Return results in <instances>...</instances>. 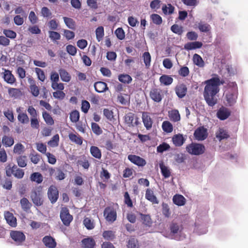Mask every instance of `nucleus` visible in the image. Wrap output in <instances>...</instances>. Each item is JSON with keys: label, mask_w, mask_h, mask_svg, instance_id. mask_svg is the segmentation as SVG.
Listing matches in <instances>:
<instances>
[{"label": "nucleus", "mask_w": 248, "mask_h": 248, "mask_svg": "<svg viewBox=\"0 0 248 248\" xmlns=\"http://www.w3.org/2000/svg\"><path fill=\"white\" fill-rule=\"evenodd\" d=\"M25 150L24 146L20 143L15 144L14 147L13 152L15 154L20 155L22 154Z\"/></svg>", "instance_id": "nucleus-50"}, {"label": "nucleus", "mask_w": 248, "mask_h": 248, "mask_svg": "<svg viewBox=\"0 0 248 248\" xmlns=\"http://www.w3.org/2000/svg\"><path fill=\"white\" fill-rule=\"evenodd\" d=\"M103 216L107 221L112 223L117 219L116 210L113 206H107L104 210Z\"/></svg>", "instance_id": "nucleus-5"}, {"label": "nucleus", "mask_w": 248, "mask_h": 248, "mask_svg": "<svg viewBox=\"0 0 248 248\" xmlns=\"http://www.w3.org/2000/svg\"><path fill=\"white\" fill-rule=\"evenodd\" d=\"M145 198L153 204H158L159 202L156 197L154 195V192L151 189L148 188L146 189Z\"/></svg>", "instance_id": "nucleus-23"}, {"label": "nucleus", "mask_w": 248, "mask_h": 248, "mask_svg": "<svg viewBox=\"0 0 248 248\" xmlns=\"http://www.w3.org/2000/svg\"><path fill=\"white\" fill-rule=\"evenodd\" d=\"M59 74L62 81L68 82L71 80V77L70 74L64 69L61 68L59 70Z\"/></svg>", "instance_id": "nucleus-28"}, {"label": "nucleus", "mask_w": 248, "mask_h": 248, "mask_svg": "<svg viewBox=\"0 0 248 248\" xmlns=\"http://www.w3.org/2000/svg\"><path fill=\"white\" fill-rule=\"evenodd\" d=\"M205 86L203 93L204 99L207 104L213 107L217 103V94L219 93V86L224 83L218 77H213L204 81Z\"/></svg>", "instance_id": "nucleus-1"}, {"label": "nucleus", "mask_w": 248, "mask_h": 248, "mask_svg": "<svg viewBox=\"0 0 248 248\" xmlns=\"http://www.w3.org/2000/svg\"><path fill=\"white\" fill-rule=\"evenodd\" d=\"M198 28L201 32H207L210 31L211 27L207 23H199Z\"/></svg>", "instance_id": "nucleus-55"}, {"label": "nucleus", "mask_w": 248, "mask_h": 248, "mask_svg": "<svg viewBox=\"0 0 248 248\" xmlns=\"http://www.w3.org/2000/svg\"><path fill=\"white\" fill-rule=\"evenodd\" d=\"M70 119L73 123H76L79 119V113L78 110L73 111L70 114Z\"/></svg>", "instance_id": "nucleus-60"}, {"label": "nucleus", "mask_w": 248, "mask_h": 248, "mask_svg": "<svg viewBox=\"0 0 248 248\" xmlns=\"http://www.w3.org/2000/svg\"><path fill=\"white\" fill-rule=\"evenodd\" d=\"M194 136L198 140H203L208 136L207 129L203 126H200L195 130Z\"/></svg>", "instance_id": "nucleus-10"}, {"label": "nucleus", "mask_w": 248, "mask_h": 248, "mask_svg": "<svg viewBox=\"0 0 248 248\" xmlns=\"http://www.w3.org/2000/svg\"><path fill=\"white\" fill-rule=\"evenodd\" d=\"M216 137L219 140H222L227 139L229 135L223 129L220 128L218 132L216 134Z\"/></svg>", "instance_id": "nucleus-48"}, {"label": "nucleus", "mask_w": 248, "mask_h": 248, "mask_svg": "<svg viewBox=\"0 0 248 248\" xmlns=\"http://www.w3.org/2000/svg\"><path fill=\"white\" fill-rule=\"evenodd\" d=\"M187 91V87L184 83L178 84L175 88V93L180 98H182L186 96Z\"/></svg>", "instance_id": "nucleus-15"}, {"label": "nucleus", "mask_w": 248, "mask_h": 248, "mask_svg": "<svg viewBox=\"0 0 248 248\" xmlns=\"http://www.w3.org/2000/svg\"><path fill=\"white\" fill-rule=\"evenodd\" d=\"M145 65L147 68L151 65V56L149 52H145L142 56Z\"/></svg>", "instance_id": "nucleus-41"}, {"label": "nucleus", "mask_w": 248, "mask_h": 248, "mask_svg": "<svg viewBox=\"0 0 248 248\" xmlns=\"http://www.w3.org/2000/svg\"><path fill=\"white\" fill-rule=\"evenodd\" d=\"M21 208L25 211H28L30 209L31 204L29 200L26 198H23L20 201Z\"/></svg>", "instance_id": "nucleus-39"}, {"label": "nucleus", "mask_w": 248, "mask_h": 248, "mask_svg": "<svg viewBox=\"0 0 248 248\" xmlns=\"http://www.w3.org/2000/svg\"><path fill=\"white\" fill-rule=\"evenodd\" d=\"M35 71L37 75L38 79L43 82L46 79V76L44 71L39 68H35Z\"/></svg>", "instance_id": "nucleus-56"}, {"label": "nucleus", "mask_w": 248, "mask_h": 248, "mask_svg": "<svg viewBox=\"0 0 248 248\" xmlns=\"http://www.w3.org/2000/svg\"><path fill=\"white\" fill-rule=\"evenodd\" d=\"M42 242L45 246L48 248H55L57 243L55 239L50 235H46L42 239Z\"/></svg>", "instance_id": "nucleus-19"}, {"label": "nucleus", "mask_w": 248, "mask_h": 248, "mask_svg": "<svg viewBox=\"0 0 248 248\" xmlns=\"http://www.w3.org/2000/svg\"><path fill=\"white\" fill-rule=\"evenodd\" d=\"M43 117L47 124L52 125L54 124V120L48 112L46 111L43 112Z\"/></svg>", "instance_id": "nucleus-47"}, {"label": "nucleus", "mask_w": 248, "mask_h": 248, "mask_svg": "<svg viewBox=\"0 0 248 248\" xmlns=\"http://www.w3.org/2000/svg\"><path fill=\"white\" fill-rule=\"evenodd\" d=\"M83 224L88 230H92L95 227L93 220L89 217H85L83 220Z\"/></svg>", "instance_id": "nucleus-40"}, {"label": "nucleus", "mask_w": 248, "mask_h": 248, "mask_svg": "<svg viewBox=\"0 0 248 248\" xmlns=\"http://www.w3.org/2000/svg\"><path fill=\"white\" fill-rule=\"evenodd\" d=\"M28 80L31 84L30 89L32 94L35 97L38 96L39 94V89L35 84V81L32 78H29Z\"/></svg>", "instance_id": "nucleus-24"}, {"label": "nucleus", "mask_w": 248, "mask_h": 248, "mask_svg": "<svg viewBox=\"0 0 248 248\" xmlns=\"http://www.w3.org/2000/svg\"><path fill=\"white\" fill-rule=\"evenodd\" d=\"M124 202L129 207L133 206L132 201L130 197L128 192H125L124 193Z\"/></svg>", "instance_id": "nucleus-61"}, {"label": "nucleus", "mask_w": 248, "mask_h": 248, "mask_svg": "<svg viewBox=\"0 0 248 248\" xmlns=\"http://www.w3.org/2000/svg\"><path fill=\"white\" fill-rule=\"evenodd\" d=\"M231 112L228 108L222 107L217 110V117L220 120H225L231 115Z\"/></svg>", "instance_id": "nucleus-14"}, {"label": "nucleus", "mask_w": 248, "mask_h": 248, "mask_svg": "<svg viewBox=\"0 0 248 248\" xmlns=\"http://www.w3.org/2000/svg\"><path fill=\"white\" fill-rule=\"evenodd\" d=\"M94 89L99 93H103L108 89L107 84L103 81H97L94 84Z\"/></svg>", "instance_id": "nucleus-22"}, {"label": "nucleus", "mask_w": 248, "mask_h": 248, "mask_svg": "<svg viewBox=\"0 0 248 248\" xmlns=\"http://www.w3.org/2000/svg\"><path fill=\"white\" fill-rule=\"evenodd\" d=\"M81 242L83 248H93L95 245L94 240L91 237L84 238Z\"/></svg>", "instance_id": "nucleus-25"}, {"label": "nucleus", "mask_w": 248, "mask_h": 248, "mask_svg": "<svg viewBox=\"0 0 248 248\" xmlns=\"http://www.w3.org/2000/svg\"><path fill=\"white\" fill-rule=\"evenodd\" d=\"M47 196L51 203L57 202L59 198V191L55 186L52 185L48 188Z\"/></svg>", "instance_id": "nucleus-11"}, {"label": "nucleus", "mask_w": 248, "mask_h": 248, "mask_svg": "<svg viewBox=\"0 0 248 248\" xmlns=\"http://www.w3.org/2000/svg\"><path fill=\"white\" fill-rule=\"evenodd\" d=\"M6 174L8 177H11L13 175L17 179H22L24 175V171L15 165L9 164L5 167Z\"/></svg>", "instance_id": "nucleus-3"}, {"label": "nucleus", "mask_w": 248, "mask_h": 248, "mask_svg": "<svg viewBox=\"0 0 248 248\" xmlns=\"http://www.w3.org/2000/svg\"><path fill=\"white\" fill-rule=\"evenodd\" d=\"M172 201L175 204L179 206L185 205L186 202L183 196L178 194H176L173 197Z\"/></svg>", "instance_id": "nucleus-27"}, {"label": "nucleus", "mask_w": 248, "mask_h": 248, "mask_svg": "<svg viewBox=\"0 0 248 248\" xmlns=\"http://www.w3.org/2000/svg\"><path fill=\"white\" fill-rule=\"evenodd\" d=\"M124 121L125 123L129 127L137 126L140 124L139 122L138 117L132 112L125 114Z\"/></svg>", "instance_id": "nucleus-8"}, {"label": "nucleus", "mask_w": 248, "mask_h": 248, "mask_svg": "<svg viewBox=\"0 0 248 248\" xmlns=\"http://www.w3.org/2000/svg\"><path fill=\"white\" fill-rule=\"evenodd\" d=\"M142 119L144 126L147 130L150 129L152 127L153 120L147 112H143Z\"/></svg>", "instance_id": "nucleus-18"}, {"label": "nucleus", "mask_w": 248, "mask_h": 248, "mask_svg": "<svg viewBox=\"0 0 248 248\" xmlns=\"http://www.w3.org/2000/svg\"><path fill=\"white\" fill-rule=\"evenodd\" d=\"M18 121L22 124H27L29 122V118L26 113L23 112L19 113L17 116Z\"/></svg>", "instance_id": "nucleus-46"}, {"label": "nucleus", "mask_w": 248, "mask_h": 248, "mask_svg": "<svg viewBox=\"0 0 248 248\" xmlns=\"http://www.w3.org/2000/svg\"><path fill=\"white\" fill-rule=\"evenodd\" d=\"M162 128L164 132L167 133H171L173 131V125L168 121H165L162 123Z\"/></svg>", "instance_id": "nucleus-37"}, {"label": "nucleus", "mask_w": 248, "mask_h": 248, "mask_svg": "<svg viewBox=\"0 0 248 248\" xmlns=\"http://www.w3.org/2000/svg\"><path fill=\"white\" fill-rule=\"evenodd\" d=\"M95 34L98 42L101 41L104 35V29L103 26H99L96 29Z\"/></svg>", "instance_id": "nucleus-42"}, {"label": "nucleus", "mask_w": 248, "mask_h": 248, "mask_svg": "<svg viewBox=\"0 0 248 248\" xmlns=\"http://www.w3.org/2000/svg\"><path fill=\"white\" fill-rule=\"evenodd\" d=\"M117 37L120 40H123L125 38V32L122 28H118L115 31Z\"/></svg>", "instance_id": "nucleus-64"}, {"label": "nucleus", "mask_w": 248, "mask_h": 248, "mask_svg": "<svg viewBox=\"0 0 248 248\" xmlns=\"http://www.w3.org/2000/svg\"><path fill=\"white\" fill-rule=\"evenodd\" d=\"M3 78L7 83L12 85L16 82V78L12 72L9 70H4L3 73Z\"/></svg>", "instance_id": "nucleus-17"}, {"label": "nucleus", "mask_w": 248, "mask_h": 248, "mask_svg": "<svg viewBox=\"0 0 248 248\" xmlns=\"http://www.w3.org/2000/svg\"><path fill=\"white\" fill-rule=\"evenodd\" d=\"M162 11L165 15H171L172 14L174 10V7L171 4H168V5H164L162 8Z\"/></svg>", "instance_id": "nucleus-45"}, {"label": "nucleus", "mask_w": 248, "mask_h": 248, "mask_svg": "<svg viewBox=\"0 0 248 248\" xmlns=\"http://www.w3.org/2000/svg\"><path fill=\"white\" fill-rule=\"evenodd\" d=\"M118 79L123 83L129 84L132 81V78L128 74H121L118 77Z\"/></svg>", "instance_id": "nucleus-43"}, {"label": "nucleus", "mask_w": 248, "mask_h": 248, "mask_svg": "<svg viewBox=\"0 0 248 248\" xmlns=\"http://www.w3.org/2000/svg\"><path fill=\"white\" fill-rule=\"evenodd\" d=\"M55 176L57 180H62L65 178V174L60 168H57Z\"/></svg>", "instance_id": "nucleus-52"}, {"label": "nucleus", "mask_w": 248, "mask_h": 248, "mask_svg": "<svg viewBox=\"0 0 248 248\" xmlns=\"http://www.w3.org/2000/svg\"><path fill=\"white\" fill-rule=\"evenodd\" d=\"M159 167L162 175L164 178H167L170 177L171 175L170 171V169L164 164L163 162L159 163Z\"/></svg>", "instance_id": "nucleus-33"}, {"label": "nucleus", "mask_w": 248, "mask_h": 248, "mask_svg": "<svg viewBox=\"0 0 248 248\" xmlns=\"http://www.w3.org/2000/svg\"><path fill=\"white\" fill-rule=\"evenodd\" d=\"M185 140L186 139L184 138L183 135L181 134L174 135L172 138L173 143L177 147L181 146Z\"/></svg>", "instance_id": "nucleus-21"}, {"label": "nucleus", "mask_w": 248, "mask_h": 248, "mask_svg": "<svg viewBox=\"0 0 248 248\" xmlns=\"http://www.w3.org/2000/svg\"><path fill=\"white\" fill-rule=\"evenodd\" d=\"M30 179L32 182H35L37 184H40L43 181V177L39 172H33L31 175Z\"/></svg>", "instance_id": "nucleus-34"}, {"label": "nucleus", "mask_w": 248, "mask_h": 248, "mask_svg": "<svg viewBox=\"0 0 248 248\" xmlns=\"http://www.w3.org/2000/svg\"><path fill=\"white\" fill-rule=\"evenodd\" d=\"M150 98L154 101L159 103L161 101L163 97L162 91L157 88H154L151 89L149 93Z\"/></svg>", "instance_id": "nucleus-9"}, {"label": "nucleus", "mask_w": 248, "mask_h": 248, "mask_svg": "<svg viewBox=\"0 0 248 248\" xmlns=\"http://www.w3.org/2000/svg\"><path fill=\"white\" fill-rule=\"evenodd\" d=\"M169 117L171 121L174 122H178L180 120V115L177 109H173L169 111Z\"/></svg>", "instance_id": "nucleus-31"}, {"label": "nucleus", "mask_w": 248, "mask_h": 248, "mask_svg": "<svg viewBox=\"0 0 248 248\" xmlns=\"http://www.w3.org/2000/svg\"><path fill=\"white\" fill-rule=\"evenodd\" d=\"M193 63L200 67H202L204 65V62L200 55L197 54H194L193 56Z\"/></svg>", "instance_id": "nucleus-35"}, {"label": "nucleus", "mask_w": 248, "mask_h": 248, "mask_svg": "<svg viewBox=\"0 0 248 248\" xmlns=\"http://www.w3.org/2000/svg\"><path fill=\"white\" fill-rule=\"evenodd\" d=\"M127 158L131 163L139 167H143L146 164L144 158L135 155H129Z\"/></svg>", "instance_id": "nucleus-13"}, {"label": "nucleus", "mask_w": 248, "mask_h": 248, "mask_svg": "<svg viewBox=\"0 0 248 248\" xmlns=\"http://www.w3.org/2000/svg\"><path fill=\"white\" fill-rule=\"evenodd\" d=\"M68 137L71 141H72L73 142H75L77 144L81 145L82 144V138L78 134L76 135L74 133H71L69 134Z\"/></svg>", "instance_id": "nucleus-30"}, {"label": "nucleus", "mask_w": 248, "mask_h": 248, "mask_svg": "<svg viewBox=\"0 0 248 248\" xmlns=\"http://www.w3.org/2000/svg\"><path fill=\"white\" fill-rule=\"evenodd\" d=\"M159 82L161 85L164 86H169L170 85L173 81V78L167 75H163L159 78Z\"/></svg>", "instance_id": "nucleus-26"}, {"label": "nucleus", "mask_w": 248, "mask_h": 248, "mask_svg": "<svg viewBox=\"0 0 248 248\" xmlns=\"http://www.w3.org/2000/svg\"><path fill=\"white\" fill-rule=\"evenodd\" d=\"M4 216L7 223L10 226L12 227H16L17 226L16 218L13 213L9 211H6L4 213Z\"/></svg>", "instance_id": "nucleus-16"}, {"label": "nucleus", "mask_w": 248, "mask_h": 248, "mask_svg": "<svg viewBox=\"0 0 248 248\" xmlns=\"http://www.w3.org/2000/svg\"><path fill=\"white\" fill-rule=\"evenodd\" d=\"M91 128L93 132L97 135H99L102 133L101 128L99 125L95 123H92Z\"/></svg>", "instance_id": "nucleus-58"}, {"label": "nucleus", "mask_w": 248, "mask_h": 248, "mask_svg": "<svg viewBox=\"0 0 248 248\" xmlns=\"http://www.w3.org/2000/svg\"><path fill=\"white\" fill-rule=\"evenodd\" d=\"M224 94L226 105L233 106L236 102L238 95V87L235 82H230L228 83Z\"/></svg>", "instance_id": "nucleus-2"}, {"label": "nucleus", "mask_w": 248, "mask_h": 248, "mask_svg": "<svg viewBox=\"0 0 248 248\" xmlns=\"http://www.w3.org/2000/svg\"><path fill=\"white\" fill-rule=\"evenodd\" d=\"M162 213L166 217H169L170 216L171 212L169 206L167 203H163L162 204Z\"/></svg>", "instance_id": "nucleus-57"}, {"label": "nucleus", "mask_w": 248, "mask_h": 248, "mask_svg": "<svg viewBox=\"0 0 248 248\" xmlns=\"http://www.w3.org/2000/svg\"><path fill=\"white\" fill-rule=\"evenodd\" d=\"M202 43L199 41L188 42L184 46V48L187 50H191L200 48L202 47Z\"/></svg>", "instance_id": "nucleus-20"}, {"label": "nucleus", "mask_w": 248, "mask_h": 248, "mask_svg": "<svg viewBox=\"0 0 248 248\" xmlns=\"http://www.w3.org/2000/svg\"><path fill=\"white\" fill-rule=\"evenodd\" d=\"M2 143L6 147H11L14 143V140L12 137L4 136L2 139Z\"/></svg>", "instance_id": "nucleus-38"}, {"label": "nucleus", "mask_w": 248, "mask_h": 248, "mask_svg": "<svg viewBox=\"0 0 248 248\" xmlns=\"http://www.w3.org/2000/svg\"><path fill=\"white\" fill-rule=\"evenodd\" d=\"M49 37L53 41H56L60 40L61 38L60 34L56 31H49Z\"/></svg>", "instance_id": "nucleus-63"}, {"label": "nucleus", "mask_w": 248, "mask_h": 248, "mask_svg": "<svg viewBox=\"0 0 248 248\" xmlns=\"http://www.w3.org/2000/svg\"><path fill=\"white\" fill-rule=\"evenodd\" d=\"M10 236L18 245H20L26 239L25 234L22 232L17 231H12L10 232Z\"/></svg>", "instance_id": "nucleus-12"}, {"label": "nucleus", "mask_w": 248, "mask_h": 248, "mask_svg": "<svg viewBox=\"0 0 248 248\" xmlns=\"http://www.w3.org/2000/svg\"><path fill=\"white\" fill-rule=\"evenodd\" d=\"M186 150L191 155H197L203 154L205 149L204 146L202 144L192 143L186 146Z\"/></svg>", "instance_id": "nucleus-4"}, {"label": "nucleus", "mask_w": 248, "mask_h": 248, "mask_svg": "<svg viewBox=\"0 0 248 248\" xmlns=\"http://www.w3.org/2000/svg\"><path fill=\"white\" fill-rule=\"evenodd\" d=\"M103 236L105 239L112 240L115 238V234L112 231H106L103 232Z\"/></svg>", "instance_id": "nucleus-59"}, {"label": "nucleus", "mask_w": 248, "mask_h": 248, "mask_svg": "<svg viewBox=\"0 0 248 248\" xmlns=\"http://www.w3.org/2000/svg\"><path fill=\"white\" fill-rule=\"evenodd\" d=\"M9 95L14 98H18L22 95V93L19 89L9 88L8 90Z\"/></svg>", "instance_id": "nucleus-29"}, {"label": "nucleus", "mask_w": 248, "mask_h": 248, "mask_svg": "<svg viewBox=\"0 0 248 248\" xmlns=\"http://www.w3.org/2000/svg\"><path fill=\"white\" fill-rule=\"evenodd\" d=\"M16 160L19 167L24 168L27 166L28 159L26 155H20L16 158Z\"/></svg>", "instance_id": "nucleus-36"}, {"label": "nucleus", "mask_w": 248, "mask_h": 248, "mask_svg": "<svg viewBox=\"0 0 248 248\" xmlns=\"http://www.w3.org/2000/svg\"><path fill=\"white\" fill-rule=\"evenodd\" d=\"M90 153L95 158L100 159L102 156V153L101 150L98 147L95 146H92L90 147Z\"/></svg>", "instance_id": "nucleus-32"}, {"label": "nucleus", "mask_w": 248, "mask_h": 248, "mask_svg": "<svg viewBox=\"0 0 248 248\" xmlns=\"http://www.w3.org/2000/svg\"><path fill=\"white\" fill-rule=\"evenodd\" d=\"M3 34L7 38L11 39H15L16 37V32L10 30H4L3 31Z\"/></svg>", "instance_id": "nucleus-62"}, {"label": "nucleus", "mask_w": 248, "mask_h": 248, "mask_svg": "<svg viewBox=\"0 0 248 248\" xmlns=\"http://www.w3.org/2000/svg\"><path fill=\"white\" fill-rule=\"evenodd\" d=\"M140 216L143 224L148 226L151 225L152 221L151 217L149 215L140 214Z\"/></svg>", "instance_id": "nucleus-49"}, {"label": "nucleus", "mask_w": 248, "mask_h": 248, "mask_svg": "<svg viewBox=\"0 0 248 248\" xmlns=\"http://www.w3.org/2000/svg\"><path fill=\"white\" fill-rule=\"evenodd\" d=\"M41 188L38 187L31 191V198L32 202L36 206H40L43 204Z\"/></svg>", "instance_id": "nucleus-6"}, {"label": "nucleus", "mask_w": 248, "mask_h": 248, "mask_svg": "<svg viewBox=\"0 0 248 248\" xmlns=\"http://www.w3.org/2000/svg\"><path fill=\"white\" fill-rule=\"evenodd\" d=\"M60 218L63 224L68 226L73 220V216L70 214L69 211L67 207H62L60 212Z\"/></svg>", "instance_id": "nucleus-7"}, {"label": "nucleus", "mask_w": 248, "mask_h": 248, "mask_svg": "<svg viewBox=\"0 0 248 248\" xmlns=\"http://www.w3.org/2000/svg\"><path fill=\"white\" fill-rule=\"evenodd\" d=\"M59 136L58 134L55 135L48 142V144L51 147H56L59 144Z\"/></svg>", "instance_id": "nucleus-51"}, {"label": "nucleus", "mask_w": 248, "mask_h": 248, "mask_svg": "<svg viewBox=\"0 0 248 248\" xmlns=\"http://www.w3.org/2000/svg\"><path fill=\"white\" fill-rule=\"evenodd\" d=\"M171 31L173 33L181 35L183 32V28L177 24H174L171 27Z\"/></svg>", "instance_id": "nucleus-54"}, {"label": "nucleus", "mask_w": 248, "mask_h": 248, "mask_svg": "<svg viewBox=\"0 0 248 248\" xmlns=\"http://www.w3.org/2000/svg\"><path fill=\"white\" fill-rule=\"evenodd\" d=\"M153 22L156 25H160L162 23V17L158 14H153L151 16Z\"/></svg>", "instance_id": "nucleus-53"}, {"label": "nucleus", "mask_w": 248, "mask_h": 248, "mask_svg": "<svg viewBox=\"0 0 248 248\" xmlns=\"http://www.w3.org/2000/svg\"><path fill=\"white\" fill-rule=\"evenodd\" d=\"M63 20L67 27L72 30H75L76 28V24L75 21L71 18L63 17Z\"/></svg>", "instance_id": "nucleus-44"}]
</instances>
